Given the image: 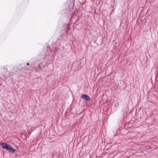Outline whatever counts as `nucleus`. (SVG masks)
Wrapping results in <instances>:
<instances>
[{
    "mask_svg": "<svg viewBox=\"0 0 158 158\" xmlns=\"http://www.w3.org/2000/svg\"><path fill=\"white\" fill-rule=\"evenodd\" d=\"M0 144L2 148L5 149L6 150H7L9 145V144H7L5 142L1 143Z\"/></svg>",
    "mask_w": 158,
    "mask_h": 158,
    "instance_id": "4",
    "label": "nucleus"
},
{
    "mask_svg": "<svg viewBox=\"0 0 158 158\" xmlns=\"http://www.w3.org/2000/svg\"><path fill=\"white\" fill-rule=\"evenodd\" d=\"M67 27H68V29H69V27H70V25H69V24H68V25H67Z\"/></svg>",
    "mask_w": 158,
    "mask_h": 158,
    "instance_id": "7",
    "label": "nucleus"
},
{
    "mask_svg": "<svg viewBox=\"0 0 158 158\" xmlns=\"http://www.w3.org/2000/svg\"><path fill=\"white\" fill-rule=\"evenodd\" d=\"M81 98L87 102H89L90 100L89 97L86 94H82L81 96Z\"/></svg>",
    "mask_w": 158,
    "mask_h": 158,
    "instance_id": "2",
    "label": "nucleus"
},
{
    "mask_svg": "<svg viewBox=\"0 0 158 158\" xmlns=\"http://www.w3.org/2000/svg\"><path fill=\"white\" fill-rule=\"evenodd\" d=\"M104 0H100L99 2L98 3V4H100L102 3Z\"/></svg>",
    "mask_w": 158,
    "mask_h": 158,
    "instance_id": "5",
    "label": "nucleus"
},
{
    "mask_svg": "<svg viewBox=\"0 0 158 158\" xmlns=\"http://www.w3.org/2000/svg\"><path fill=\"white\" fill-rule=\"evenodd\" d=\"M27 65H29V63H27Z\"/></svg>",
    "mask_w": 158,
    "mask_h": 158,
    "instance_id": "8",
    "label": "nucleus"
},
{
    "mask_svg": "<svg viewBox=\"0 0 158 158\" xmlns=\"http://www.w3.org/2000/svg\"><path fill=\"white\" fill-rule=\"evenodd\" d=\"M3 70L5 71H7V69L6 68L4 67L3 68Z\"/></svg>",
    "mask_w": 158,
    "mask_h": 158,
    "instance_id": "6",
    "label": "nucleus"
},
{
    "mask_svg": "<svg viewBox=\"0 0 158 158\" xmlns=\"http://www.w3.org/2000/svg\"><path fill=\"white\" fill-rule=\"evenodd\" d=\"M6 150L12 153L16 151V150L11 147L10 144Z\"/></svg>",
    "mask_w": 158,
    "mask_h": 158,
    "instance_id": "3",
    "label": "nucleus"
},
{
    "mask_svg": "<svg viewBox=\"0 0 158 158\" xmlns=\"http://www.w3.org/2000/svg\"><path fill=\"white\" fill-rule=\"evenodd\" d=\"M45 49L46 50L45 54V57H44L39 59L41 62L40 64H39V67L40 69L41 68L40 66V64H42L45 60H47L46 61V63L51 64L53 62L54 57V54L52 53V50L51 49L50 46H47Z\"/></svg>",
    "mask_w": 158,
    "mask_h": 158,
    "instance_id": "1",
    "label": "nucleus"
}]
</instances>
